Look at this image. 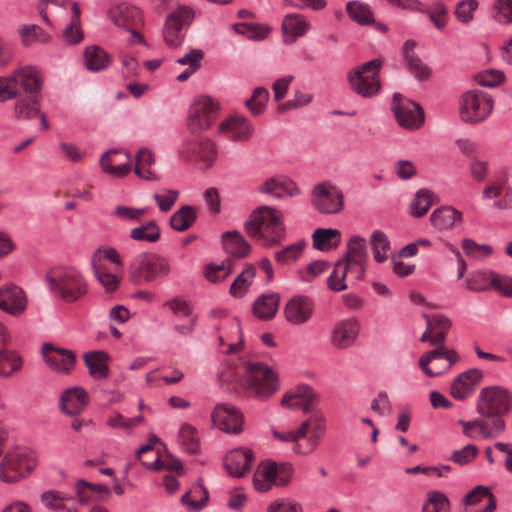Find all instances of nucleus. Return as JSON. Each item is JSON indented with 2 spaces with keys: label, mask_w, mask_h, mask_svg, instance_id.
<instances>
[{
  "label": "nucleus",
  "mask_w": 512,
  "mask_h": 512,
  "mask_svg": "<svg viewBox=\"0 0 512 512\" xmlns=\"http://www.w3.org/2000/svg\"><path fill=\"white\" fill-rule=\"evenodd\" d=\"M249 236L261 240L266 247L279 245L286 236V229L280 211L262 206L254 211L245 223Z\"/></svg>",
  "instance_id": "obj_1"
},
{
  "label": "nucleus",
  "mask_w": 512,
  "mask_h": 512,
  "mask_svg": "<svg viewBox=\"0 0 512 512\" xmlns=\"http://www.w3.org/2000/svg\"><path fill=\"white\" fill-rule=\"evenodd\" d=\"M46 280L51 293L67 303L78 301L88 291L83 275L73 267L53 268L47 273Z\"/></svg>",
  "instance_id": "obj_2"
},
{
  "label": "nucleus",
  "mask_w": 512,
  "mask_h": 512,
  "mask_svg": "<svg viewBox=\"0 0 512 512\" xmlns=\"http://www.w3.org/2000/svg\"><path fill=\"white\" fill-rule=\"evenodd\" d=\"M170 273L169 260L153 252L139 253L129 266V278L135 284L152 283L167 278Z\"/></svg>",
  "instance_id": "obj_3"
},
{
  "label": "nucleus",
  "mask_w": 512,
  "mask_h": 512,
  "mask_svg": "<svg viewBox=\"0 0 512 512\" xmlns=\"http://www.w3.org/2000/svg\"><path fill=\"white\" fill-rule=\"evenodd\" d=\"M447 332L448 330L434 332L431 345L435 349L426 352L419 359L420 368L429 377L440 376L449 370L459 359L455 350L445 348Z\"/></svg>",
  "instance_id": "obj_4"
},
{
  "label": "nucleus",
  "mask_w": 512,
  "mask_h": 512,
  "mask_svg": "<svg viewBox=\"0 0 512 512\" xmlns=\"http://www.w3.org/2000/svg\"><path fill=\"white\" fill-rule=\"evenodd\" d=\"M383 60L372 59L348 72V81L353 92L364 98L375 96L380 88V71Z\"/></svg>",
  "instance_id": "obj_5"
},
{
  "label": "nucleus",
  "mask_w": 512,
  "mask_h": 512,
  "mask_svg": "<svg viewBox=\"0 0 512 512\" xmlns=\"http://www.w3.org/2000/svg\"><path fill=\"white\" fill-rule=\"evenodd\" d=\"M243 373L248 389L257 398H268L279 388L277 375L262 362H246Z\"/></svg>",
  "instance_id": "obj_6"
},
{
  "label": "nucleus",
  "mask_w": 512,
  "mask_h": 512,
  "mask_svg": "<svg viewBox=\"0 0 512 512\" xmlns=\"http://www.w3.org/2000/svg\"><path fill=\"white\" fill-rule=\"evenodd\" d=\"M512 408V395L502 386H489L481 389L476 410L483 418L501 419Z\"/></svg>",
  "instance_id": "obj_7"
},
{
  "label": "nucleus",
  "mask_w": 512,
  "mask_h": 512,
  "mask_svg": "<svg viewBox=\"0 0 512 512\" xmlns=\"http://www.w3.org/2000/svg\"><path fill=\"white\" fill-rule=\"evenodd\" d=\"M493 110V99L488 94L471 90L461 97L460 117L466 123H478L485 120Z\"/></svg>",
  "instance_id": "obj_8"
},
{
  "label": "nucleus",
  "mask_w": 512,
  "mask_h": 512,
  "mask_svg": "<svg viewBox=\"0 0 512 512\" xmlns=\"http://www.w3.org/2000/svg\"><path fill=\"white\" fill-rule=\"evenodd\" d=\"M193 19L194 12L188 6H179L171 12L166 18L162 32L165 43L171 48L180 46Z\"/></svg>",
  "instance_id": "obj_9"
},
{
  "label": "nucleus",
  "mask_w": 512,
  "mask_h": 512,
  "mask_svg": "<svg viewBox=\"0 0 512 512\" xmlns=\"http://www.w3.org/2000/svg\"><path fill=\"white\" fill-rule=\"evenodd\" d=\"M342 192L331 183L317 184L311 193L312 206L322 214H336L343 209Z\"/></svg>",
  "instance_id": "obj_10"
},
{
  "label": "nucleus",
  "mask_w": 512,
  "mask_h": 512,
  "mask_svg": "<svg viewBox=\"0 0 512 512\" xmlns=\"http://www.w3.org/2000/svg\"><path fill=\"white\" fill-rule=\"evenodd\" d=\"M391 110L398 124L405 129H418L424 122V111L420 105L405 98L401 94H394Z\"/></svg>",
  "instance_id": "obj_11"
},
{
  "label": "nucleus",
  "mask_w": 512,
  "mask_h": 512,
  "mask_svg": "<svg viewBox=\"0 0 512 512\" xmlns=\"http://www.w3.org/2000/svg\"><path fill=\"white\" fill-rule=\"evenodd\" d=\"M218 104L209 96H202L194 101L189 110L188 127L197 133L208 129L213 123Z\"/></svg>",
  "instance_id": "obj_12"
},
{
  "label": "nucleus",
  "mask_w": 512,
  "mask_h": 512,
  "mask_svg": "<svg viewBox=\"0 0 512 512\" xmlns=\"http://www.w3.org/2000/svg\"><path fill=\"white\" fill-rule=\"evenodd\" d=\"M211 420L223 432L239 434L243 431V414L232 404H217L212 411Z\"/></svg>",
  "instance_id": "obj_13"
},
{
  "label": "nucleus",
  "mask_w": 512,
  "mask_h": 512,
  "mask_svg": "<svg viewBox=\"0 0 512 512\" xmlns=\"http://www.w3.org/2000/svg\"><path fill=\"white\" fill-rule=\"evenodd\" d=\"M32 469L31 461L24 452L10 451L2 460L0 479L11 483L26 477Z\"/></svg>",
  "instance_id": "obj_14"
},
{
  "label": "nucleus",
  "mask_w": 512,
  "mask_h": 512,
  "mask_svg": "<svg viewBox=\"0 0 512 512\" xmlns=\"http://www.w3.org/2000/svg\"><path fill=\"white\" fill-rule=\"evenodd\" d=\"M458 424L462 426V433L470 439H476L478 436L483 439L496 438L506 428L503 419H492V421L483 419L466 421L460 419Z\"/></svg>",
  "instance_id": "obj_15"
},
{
  "label": "nucleus",
  "mask_w": 512,
  "mask_h": 512,
  "mask_svg": "<svg viewBox=\"0 0 512 512\" xmlns=\"http://www.w3.org/2000/svg\"><path fill=\"white\" fill-rule=\"evenodd\" d=\"M41 354L52 370L62 374H69L76 363V356L72 350L58 348L50 343L42 345Z\"/></svg>",
  "instance_id": "obj_16"
},
{
  "label": "nucleus",
  "mask_w": 512,
  "mask_h": 512,
  "mask_svg": "<svg viewBox=\"0 0 512 512\" xmlns=\"http://www.w3.org/2000/svg\"><path fill=\"white\" fill-rule=\"evenodd\" d=\"M18 96L39 95L43 87V78L37 67L26 65L12 72Z\"/></svg>",
  "instance_id": "obj_17"
},
{
  "label": "nucleus",
  "mask_w": 512,
  "mask_h": 512,
  "mask_svg": "<svg viewBox=\"0 0 512 512\" xmlns=\"http://www.w3.org/2000/svg\"><path fill=\"white\" fill-rule=\"evenodd\" d=\"M179 153L186 158L197 155L201 168L204 170L211 168L217 158L216 145L209 139H202L198 142L186 141L180 148Z\"/></svg>",
  "instance_id": "obj_18"
},
{
  "label": "nucleus",
  "mask_w": 512,
  "mask_h": 512,
  "mask_svg": "<svg viewBox=\"0 0 512 512\" xmlns=\"http://www.w3.org/2000/svg\"><path fill=\"white\" fill-rule=\"evenodd\" d=\"M314 310L313 301L304 295H295L284 307L285 319L292 325H302L310 320Z\"/></svg>",
  "instance_id": "obj_19"
},
{
  "label": "nucleus",
  "mask_w": 512,
  "mask_h": 512,
  "mask_svg": "<svg viewBox=\"0 0 512 512\" xmlns=\"http://www.w3.org/2000/svg\"><path fill=\"white\" fill-rule=\"evenodd\" d=\"M359 324L355 319H344L335 324L331 331V344L343 350L354 344L359 334Z\"/></svg>",
  "instance_id": "obj_20"
},
{
  "label": "nucleus",
  "mask_w": 512,
  "mask_h": 512,
  "mask_svg": "<svg viewBox=\"0 0 512 512\" xmlns=\"http://www.w3.org/2000/svg\"><path fill=\"white\" fill-rule=\"evenodd\" d=\"M254 455L249 448H236L231 450L224 458V466L233 477H242L252 467Z\"/></svg>",
  "instance_id": "obj_21"
},
{
  "label": "nucleus",
  "mask_w": 512,
  "mask_h": 512,
  "mask_svg": "<svg viewBox=\"0 0 512 512\" xmlns=\"http://www.w3.org/2000/svg\"><path fill=\"white\" fill-rule=\"evenodd\" d=\"M219 131L231 141H247L253 134V127L245 117L233 115L221 122Z\"/></svg>",
  "instance_id": "obj_22"
},
{
  "label": "nucleus",
  "mask_w": 512,
  "mask_h": 512,
  "mask_svg": "<svg viewBox=\"0 0 512 512\" xmlns=\"http://www.w3.org/2000/svg\"><path fill=\"white\" fill-rule=\"evenodd\" d=\"M89 402L87 392L81 387H72L64 390L60 397V410L68 415L80 414Z\"/></svg>",
  "instance_id": "obj_23"
},
{
  "label": "nucleus",
  "mask_w": 512,
  "mask_h": 512,
  "mask_svg": "<svg viewBox=\"0 0 512 512\" xmlns=\"http://www.w3.org/2000/svg\"><path fill=\"white\" fill-rule=\"evenodd\" d=\"M314 399V390L307 385H303L287 392L281 400V405L288 409L302 410L304 413H309Z\"/></svg>",
  "instance_id": "obj_24"
},
{
  "label": "nucleus",
  "mask_w": 512,
  "mask_h": 512,
  "mask_svg": "<svg viewBox=\"0 0 512 512\" xmlns=\"http://www.w3.org/2000/svg\"><path fill=\"white\" fill-rule=\"evenodd\" d=\"M483 373L478 369H470L460 374L451 384L450 393L453 398L465 400L476 389L481 381Z\"/></svg>",
  "instance_id": "obj_25"
},
{
  "label": "nucleus",
  "mask_w": 512,
  "mask_h": 512,
  "mask_svg": "<svg viewBox=\"0 0 512 512\" xmlns=\"http://www.w3.org/2000/svg\"><path fill=\"white\" fill-rule=\"evenodd\" d=\"M27 306V299L24 291L16 286L10 285L0 289V309L11 314H21Z\"/></svg>",
  "instance_id": "obj_26"
},
{
  "label": "nucleus",
  "mask_w": 512,
  "mask_h": 512,
  "mask_svg": "<svg viewBox=\"0 0 512 512\" xmlns=\"http://www.w3.org/2000/svg\"><path fill=\"white\" fill-rule=\"evenodd\" d=\"M107 16L115 26L126 31L136 26V21L140 18V11L132 5L122 3L111 7L107 11Z\"/></svg>",
  "instance_id": "obj_27"
},
{
  "label": "nucleus",
  "mask_w": 512,
  "mask_h": 512,
  "mask_svg": "<svg viewBox=\"0 0 512 512\" xmlns=\"http://www.w3.org/2000/svg\"><path fill=\"white\" fill-rule=\"evenodd\" d=\"M309 29L310 23L301 14H288L282 22L285 43H293L297 38L305 35Z\"/></svg>",
  "instance_id": "obj_28"
},
{
  "label": "nucleus",
  "mask_w": 512,
  "mask_h": 512,
  "mask_svg": "<svg viewBox=\"0 0 512 512\" xmlns=\"http://www.w3.org/2000/svg\"><path fill=\"white\" fill-rule=\"evenodd\" d=\"M416 43L414 40H407L402 48L403 57L409 71L418 79L426 80L431 75L430 68L415 54Z\"/></svg>",
  "instance_id": "obj_29"
},
{
  "label": "nucleus",
  "mask_w": 512,
  "mask_h": 512,
  "mask_svg": "<svg viewBox=\"0 0 512 512\" xmlns=\"http://www.w3.org/2000/svg\"><path fill=\"white\" fill-rule=\"evenodd\" d=\"M41 502L55 512H79L75 500L59 491L50 490L42 493Z\"/></svg>",
  "instance_id": "obj_30"
},
{
  "label": "nucleus",
  "mask_w": 512,
  "mask_h": 512,
  "mask_svg": "<svg viewBox=\"0 0 512 512\" xmlns=\"http://www.w3.org/2000/svg\"><path fill=\"white\" fill-rule=\"evenodd\" d=\"M84 362L89 370V375L95 380L106 379L109 376L107 361L108 354L105 351H90L84 354Z\"/></svg>",
  "instance_id": "obj_31"
},
{
  "label": "nucleus",
  "mask_w": 512,
  "mask_h": 512,
  "mask_svg": "<svg viewBox=\"0 0 512 512\" xmlns=\"http://www.w3.org/2000/svg\"><path fill=\"white\" fill-rule=\"evenodd\" d=\"M225 251L234 258H245L251 251V246L237 231H227L222 235Z\"/></svg>",
  "instance_id": "obj_32"
},
{
  "label": "nucleus",
  "mask_w": 512,
  "mask_h": 512,
  "mask_svg": "<svg viewBox=\"0 0 512 512\" xmlns=\"http://www.w3.org/2000/svg\"><path fill=\"white\" fill-rule=\"evenodd\" d=\"M85 67L91 72H99L111 64V56L100 46H89L83 53Z\"/></svg>",
  "instance_id": "obj_33"
},
{
  "label": "nucleus",
  "mask_w": 512,
  "mask_h": 512,
  "mask_svg": "<svg viewBox=\"0 0 512 512\" xmlns=\"http://www.w3.org/2000/svg\"><path fill=\"white\" fill-rule=\"evenodd\" d=\"M431 224L438 230H448L461 223L462 215L450 206H444L434 210L430 216Z\"/></svg>",
  "instance_id": "obj_34"
},
{
  "label": "nucleus",
  "mask_w": 512,
  "mask_h": 512,
  "mask_svg": "<svg viewBox=\"0 0 512 512\" xmlns=\"http://www.w3.org/2000/svg\"><path fill=\"white\" fill-rule=\"evenodd\" d=\"M280 297L277 293L263 294L253 304L255 317L261 320H269L275 316L278 310Z\"/></svg>",
  "instance_id": "obj_35"
},
{
  "label": "nucleus",
  "mask_w": 512,
  "mask_h": 512,
  "mask_svg": "<svg viewBox=\"0 0 512 512\" xmlns=\"http://www.w3.org/2000/svg\"><path fill=\"white\" fill-rule=\"evenodd\" d=\"M41 94L18 96L14 105V114L18 120L32 119L39 114Z\"/></svg>",
  "instance_id": "obj_36"
},
{
  "label": "nucleus",
  "mask_w": 512,
  "mask_h": 512,
  "mask_svg": "<svg viewBox=\"0 0 512 512\" xmlns=\"http://www.w3.org/2000/svg\"><path fill=\"white\" fill-rule=\"evenodd\" d=\"M259 191L265 194L272 195L276 198H283L285 196H294L299 194V189L293 182L287 180H280L277 178H270L266 180Z\"/></svg>",
  "instance_id": "obj_37"
},
{
  "label": "nucleus",
  "mask_w": 512,
  "mask_h": 512,
  "mask_svg": "<svg viewBox=\"0 0 512 512\" xmlns=\"http://www.w3.org/2000/svg\"><path fill=\"white\" fill-rule=\"evenodd\" d=\"M208 490L200 482L195 483L189 491L181 497V502L190 511L201 510L208 502Z\"/></svg>",
  "instance_id": "obj_38"
},
{
  "label": "nucleus",
  "mask_w": 512,
  "mask_h": 512,
  "mask_svg": "<svg viewBox=\"0 0 512 512\" xmlns=\"http://www.w3.org/2000/svg\"><path fill=\"white\" fill-rule=\"evenodd\" d=\"M340 231L331 228H318L313 233V247L317 250L328 251L339 244Z\"/></svg>",
  "instance_id": "obj_39"
},
{
  "label": "nucleus",
  "mask_w": 512,
  "mask_h": 512,
  "mask_svg": "<svg viewBox=\"0 0 512 512\" xmlns=\"http://www.w3.org/2000/svg\"><path fill=\"white\" fill-rule=\"evenodd\" d=\"M367 259L368 253L365 239L358 235L351 237L347 243L344 257L340 261L359 264L360 262H367Z\"/></svg>",
  "instance_id": "obj_40"
},
{
  "label": "nucleus",
  "mask_w": 512,
  "mask_h": 512,
  "mask_svg": "<svg viewBox=\"0 0 512 512\" xmlns=\"http://www.w3.org/2000/svg\"><path fill=\"white\" fill-rule=\"evenodd\" d=\"M256 275L253 265H248L233 281L229 293L234 298H242L248 292Z\"/></svg>",
  "instance_id": "obj_41"
},
{
  "label": "nucleus",
  "mask_w": 512,
  "mask_h": 512,
  "mask_svg": "<svg viewBox=\"0 0 512 512\" xmlns=\"http://www.w3.org/2000/svg\"><path fill=\"white\" fill-rule=\"evenodd\" d=\"M203 57L204 53L201 49H192L183 57L177 59L176 63L181 65H188V68L180 73L176 79L179 82L188 80L201 67V61Z\"/></svg>",
  "instance_id": "obj_42"
},
{
  "label": "nucleus",
  "mask_w": 512,
  "mask_h": 512,
  "mask_svg": "<svg viewBox=\"0 0 512 512\" xmlns=\"http://www.w3.org/2000/svg\"><path fill=\"white\" fill-rule=\"evenodd\" d=\"M422 512H451L448 496L440 490H430L422 505Z\"/></svg>",
  "instance_id": "obj_43"
},
{
  "label": "nucleus",
  "mask_w": 512,
  "mask_h": 512,
  "mask_svg": "<svg viewBox=\"0 0 512 512\" xmlns=\"http://www.w3.org/2000/svg\"><path fill=\"white\" fill-rule=\"evenodd\" d=\"M346 12L359 25H371L374 23V14L366 3L349 1L346 4Z\"/></svg>",
  "instance_id": "obj_44"
},
{
  "label": "nucleus",
  "mask_w": 512,
  "mask_h": 512,
  "mask_svg": "<svg viewBox=\"0 0 512 512\" xmlns=\"http://www.w3.org/2000/svg\"><path fill=\"white\" fill-rule=\"evenodd\" d=\"M160 236L161 230L154 220L147 221L130 231V238L139 242L155 243Z\"/></svg>",
  "instance_id": "obj_45"
},
{
  "label": "nucleus",
  "mask_w": 512,
  "mask_h": 512,
  "mask_svg": "<svg viewBox=\"0 0 512 512\" xmlns=\"http://www.w3.org/2000/svg\"><path fill=\"white\" fill-rule=\"evenodd\" d=\"M433 193L428 189H420L416 192L409 206L410 215L413 217H422L430 209L433 204Z\"/></svg>",
  "instance_id": "obj_46"
},
{
  "label": "nucleus",
  "mask_w": 512,
  "mask_h": 512,
  "mask_svg": "<svg viewBox=\"0 0 512 512\" xmlns=\"http://www.w3.org/2000/svg\"><path fill=\"white\" fill-rule=\"evenodd\" d=\"M24 46H31L34 43L47 44L51 41V36L44 29L37 25H23L19 29Z\"/></svg>",
  "instance_id": "obj_47"
},
{
  "label": "nucleus",
  "mask_w": 512,
  "mask_h": 512,
  "mask_svg": "<svg viewBox=\"0 0 512 512\" xmlns=\"http://www.w3.org/2000/svg\"><path fill=\"white\" fill-rule=\"evenodd\" d=\"M325 433V421L321 414L314 413L304 420L298 427V434L301 438H304L306 434L316 436L317 439L321 440Z\"/></svg>",
  "instance_id": "obj_48"
},
{
  "label": "nucleus",
  "mask_w": 512,
  "mask_h": 512,
  "mask_svg": "<svg viewBox=\"0 0 512 512\" xmlns=\"http://www.w3.org/2000/svg\"><path fill=\"white\" fill-rule=\"evenodd\" d=\"M196 220V211L192 206H183L170 218V226L176 231L187 230Z\"/></svg>",
  "instance_id": "obj_49"
},
{
  "label": "nucleus",
  "mask_w": 512,
  "mask_h": 512,
  "mask_svg": "<svg viewBox=\"0 0 512 512\" xmlns=\"http://www.w3.org/2000/svg\"><path fill=\"white\" fill-rule=\"evenodd\" d=\"M179 440L185 450L190 454H197L200 450L198 431L188 423H183L179 430Z\"/></svg>",
  "instance_id": "obj_50"
},
{
  "label": "nucleus",
  "mask_w": 512,
  "mask_h": 512,
  "mask_svg": "<svg viewBox=\"0 0 512 512\" xmlns=\"http://www.w3.org/2000/svg\"><path fill=\"white\" fill-rule=\"evenodd\" d=\"M274 469L275 468L269 466L268 463H262L259 465L253 477V484L257 491L267 492L273 485H275L273 478Z\"/></svg>",
  "instance_id": "obj_51"
},
{
  "label": "nucleus",
  "mask_w": 512,
  "mask_h": 512,
  "mask_svg": "<svg viewBox=\"0 0 512 512\" xmlns=\"http://www.w3.org/2000/svg\"><path fill=\"white\" fill-rule=\"evenodd\" d=\"M22 367V358L15 352L9 350L0 351V376L10 377Z\"/></svg>",
  "instance_id": "obj_52"
},
{
  "label": "nucleus",
  "mask_w": 512,
  "mask_h": 512,
  "mask_svg": "<svg viewBox=\"0 0 512 512\" xmlns=\"http://www.w3.org/2000/svg\"><path fill=\"white\" fill-rule=\"evenodd\" d=\"M370 243L374 260L378 263L384 262L390 249L387 236L382 231L375 230L370 236Z\"/></svg>",
  "instance_id": "obj_53"
},
{
  "label": "nucleus",
  "mask_w": 512,
  "mask_h": 512,
  "mask_svg": "<svg viewBox=\"0 0 512 512\" xmlns=\"http://www.w3.org/2000/svg\"><path fill=\"white\" fill-rule=\"evenodd\" d=\"M165 306L170 309L174 316L178 318L191 319L198 317L194 312V307L190 301L182 296H175L166 301Z\"/></svg>",
  "instance_id": "obj_54"
},
{
  "label": "nucleus",
  "mask_w": 512,
  "mask_h": 512,
  "mask_svg": "<svg viewBox=\"0 0 512 512\" xmlns=\"http://www.w3.org/2000/svg\"><path fill=\"white\" fill-rule=\"evenodd\" d=\"M304 247V241H298L296 243L290 244L275 253V260L280 265L293 264L302 254Z\"/></svg>",
  "instance_id": "obj_55"
},
{
  "label": "nucleus",
  "mask_w": 512,
  "mask_h": 512,
  "mask_svg": "<svg viewBox=\"0 0 512 512\" xmlns=\"http://www.w3.org/2000/svg\"><path fill=\"white\" fill-rule=\"evenodd\" d=\"M494 276L495 272L493 271H477L466 280L467 288L475 292L488 290L492 287Z\"/></svg>",
  "instance_id": "obj_56"
},
{
  "label": "nucleus",
  "mask_w": 512,
  "mask_h": 512,
  "mask_svg": "<svg viewBox=\"0 0 512 512\" xmlns=\"http://www.w3.org/2000/svg\"><path fill=\"white\" fill-rule=\"evenodd\" d=\"M237 33L245 35L252 40H263L271 31V28L264 24H236L234 26Z\"/></svg>",
  "instance_id": "obj_57"
},
{
  "label": "nucleus",
  "mask_w": 512,
  "mask_h": 512,
  "mask_svg": "<svg viewBox=\"0 0 512 512\" xmlns=\"http://www.w3.org/2000/svg\"><path fill=\"white\" fill-rule=\"evenodd\" d=\"M154 162L153 154L146 148H141L136 154L135 174L140 178L150 180L153 178V173L149 169H144V166H150Z\"/></svg>",
  "instance_id": "obj_58"
},
{
  "label": "nucleus",
  "mask_w": 512,
  "mask_h": 512,
  "mask_svg": "<svg viewBox=\"0 0 512 512\" xmlns=\"http://www.w3.org/2000/svg\"><path fill=\"white\" fill-rule=\"evenodd\" d=\"M232 272V261L227 259L219 265L208 264L205 266V277L213 283L224 280Z\"/></svg>",
  "instance_id": "obj_59"
},
{
  "label": "nucleus",
  "mask_w": 512,
  "mask_h": 512,
  "mask_svg": "<svg viewBox=\"0 0 512 512\" xmlns=\"http://www.w3.org/2000/svg\"><path fill=\"white\" fill-rule=\"evenodd\" d=\"M268 98V90L258 87L254 90L252 97L245 101V105L253 115L257 116L263 112Z\"/></svg>",
  "instance_id": "obj_60"
},
{
  "label": "nucleus",
  "mask_w": 512,
  "mask_h": 512,
  "mask_svg": "<svg viewBox=\"0 0 512 512\" xmlns=\"http://www.w3.org/2000/svg\"><path fill=\"white\" fill-rule=\"evenodd\" d=\"M346 277L344 264L339 260L335 263L334 269L327 280L329 289L336 292L345 290L347 288L345 283Z\"/></svg>",
  "instance_id": "obj_61"
},
{
  "label": "nucleus",
  "mask_w": 512,
  "mask_h": 512,
  "mask_svg": "<svg viewBox=\"0 0 512 512\" xmlns=\"http://www.w3.org/2000/svg\"><path fill=\"white\" fill-rule=\"evenodd\" d=\"M268 465L275 468L273 478L276 486L284 487L290 483L294 471L290 463L269 462Z\"/></svg>",
  "instance_id": "obj_62"
},
{
  "label": "nucleus",
  "mask_w": 512,
  "mask_h": 512,
  "mask_svg": "<svg viewBox=\"0 0 512 512\" xmlns=\"http://www.w3.org/2000/svg\"><path fill=\"white\" fill-rule=\"evenodd\" d=\"M493 17L502 24L512 22V0H496L493 5Z\"/></svg>",
  "instance_id": "obj_63"
},
{
  "label": "nucleus",
  "mask_w": 512,
  "mask_h": 512,
  "mask_svg": "<svg viewBox=\"0 0 512 512\" xmlns=\"http://www.w3.org/2000/svg\"><path fill=\"white\" fill-rule=\"evenodd\" d=\"M267 512H302V507L294 499L278 498L268 505Z\"/></svg>",
  "instance_id": "obj_64"
}]
</instances>
